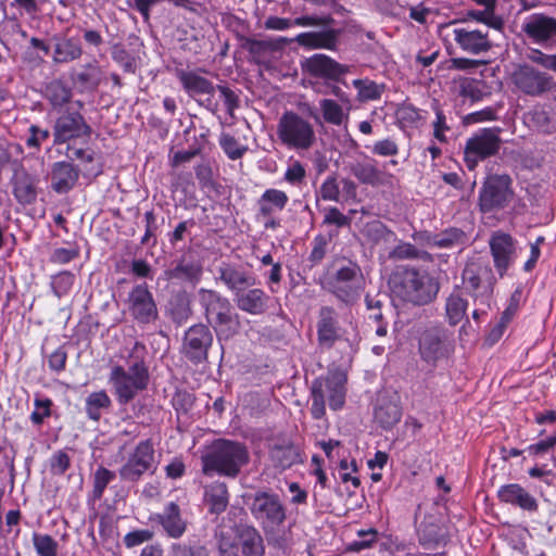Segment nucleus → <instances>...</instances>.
<instances>
[{"label":"nucleus","instance_id":"10","mask_svg":"<svg viewBox=\"0 0 556 556\" xmlns=\"http://www.w3.org/2000/svg\"><path fill=\"white\" fill-rule=\"evenodd\" d=\"M462 279L466 292L476 303L489 306L496 278L488 263L470 262L465 265Z\"/></svg>","mask_w":556,"mask_h":556},{"label":"nucleus","instance_id":"42","mask_svg":"<svg viewBox=\"0 0 556 556\" xmlns=\"http://www.w3.org/2000/svg\"><path fill=\"white\" fill-rule=\"evenodd\" d=\"M168 314L172 320L180 326L192 315L191 302L187 293L180 292L172 296L168 302Z\"/></svg>","mask_w":556,"mask_h":556},{"label":"nucleus","instance_id":"19","mask_svg":"<svg viewBox=\"0 0 556 556\" xmlns=\"http://www.w3.org/2000/svg\"><path fill=\"white\" fill-rule=\"evenodd\" d=\"M526 37L534 43L549 46L556 42V18L543 13H533L521 25Z\"/></svg>","mask_w":556,"mask_h":556},{"label":"nucleus","instance_id":"35","mask_svg":"<svg viewBox=\"0 0 556 556\" xmlns=\"http://www.w3.org/2000/svg\"><path fill=\"white\" fill-rule=\"evenodd\" d=\"M112 407V400L105 390L89 393L85 399L84 412L88 419L99 422Z\"/></svg>","mask_w":556,"mask_h":556},{"label":"nucleus","instance_id":"4","mask_svg":"<svg viewBox=\"0 0 556 556\" xmlns=\"http://www.w3.org/2000/svg\"><path fill=\"white\" fill-rule=\"evenodd\" d=\"M199 303L204 309V316L217 339L229 340L242 328L240 315L230 301L215 290L201 288L198 291Z\"/></svg>","mask_w":556,"mask_h":556},{"label":"nucleus","instance_id":"56","mask_svg":"<svg viewBox=\"0 0 556 556\" xmlns=\"http://www.w3.org/2000/svg\"><path fill=\"white\" fill-rule=\"evenodd\" d=\"M358 540L351 542L346 549L350 552H361L370 547L377 540V531L375 529L358 531Z\"/></svg>","mask_w":556,"mask_h":556},{"label":"nucleus","instance_id":"6","mask_svg":"<svg viewBox=\"0 0 556 556\" xmlns=\"http://www.w3.org/2000/svg\"><path fill=\"white\" fill-rule=\"evenodd\" d=\"M346 377L339 370L329 371L326 377L315 379L311 388V414L314 419H321L326 414V399L329 407L338 410L345 402Z\"/></svg>","mask_w":556,"mask_h":556},{"label":"nucleus","instance_id":"46","mask_svg":"<svg viewBox=\"0 0 556 556\" xmlns=\"http://www.w3.org/2000/svg\"><path fill=\"white\" fill-rule=\"evenodd\" d=\"M468 302L458 293H452L446 299L445 312L448 324L456 326L459 324L466 315Z\"/></svg>","mask_w":556,"mask_h":556},{"label":"nucleus","instance_id":"11","mask_svg":"<svg viewBox=\"0 0 556 556\" xmlns=\"http://www.w3.org/2000/svg\"><path fill=\"white\" fill-rule=\"evenodd\" d=\"M156 465L154 444L151 439H147L136 445L118 469V475L122 481L138 482L146 473L153 475Z\"/></svg>","mask_w":556,"mask_h":556},{"label":"nucleus","instance_id":"51","mask_svg":"<svg viewBox=\"0 0 556 556\" xmlns=\"http://www.w3.org/2000/svg\"><path fill=\"white\" fill-rule=\"evenodd\" d=\"M353 85L358 90V97L362 101L377 100L383 92V86L375 81L355 79Z\"/></svg>","mask_w":556,"mask_h":556},{"label":"nucleus","instance_id":"34","mask_svg":"<svg viewBox=\"0 0 556 556\" xmlns=\"http://www.w3.org/2000/svg\"><path fill=\"white\" fill-rule=\"evenodd\" d=\"M446 531L432 518H426L418 529V542L427 549L437 548L440 545L446 544Z\"/></svg>","mask_w":556,"mask_h":556},{"label":"nucleus","instance_id":"13","mask_svg":"<svg viewBox=\"0 0 556 556\" xmlns=\"http://www.w3.org/2000/svg\"><path fill=\"white\" fill-rule=\"evenodd\" d=\"M501 129L483 128L473 134L465 146V162L469 169H473L480 161L495 155L502 144Z\"/></svg>","mask_w":556,"mask_h":556},{"label":"nucleus","instance_id":"50","mask_svg":"<svg viewBox=\"0 0 556 556\" xmlns=\"http://www.w3.org/2000/svg\"><path fill=\"white\" fill-rule=\"evenodd\" d=\"M33 544L39 556H56L58 542L48 534H33Z\"/></svg>","mask_w":556,"mask_h":556},{"label":"nucleus","instance_id":"17","mask_svg":"<svg viewBox=\"0 0 556 556\" xmlns=\"http://www.w3.org/2000/svg\"><path fill=\"white\" fill-rule=\"evenodd\" d=\"M213 341L210 327L204 324H195L186 330L181 352L192 364H201L207 359Z\"/></svg>","mask_w":556,"mask_h":556},{"label":"nucleus","instance_id":"15","mask_svg":"<svg viewBox=\"0 0 556 556\" xmlns=\"http://www.w3.org/2000/svg\"><path fill=\"white\" fill-rule=\"evenodd\" d=\"M92 134L91 126L77 110L66 109L55 119L53 126V142L62 144L74 139H88Z\"/></svg>","mask_w":556,"mask_h":556},{"label":"nucleus","instance_id":"59","mask_svg":"<svg viewBox=\"0 0 556 556\" xmlns=\"http://www.w3.org/2000/svg\"><path fill=\"white\" fill-rule=\"evenodd\" d=\"M161 0H128L129 8L137 11L146 24L150 23L151 11Z\"/></svg>","mask_w":556,"mask_h":556},{"label":"nucleus","instance_id":"29","mask_svg":"<svg viewBox=\"0 0 556 556\" xmlns=\"http://www.w3.org/2000/svg\"><path fill=\"white\" fill-rule=\"evenodd\" d=\"M237 307L251 315L264 314L268 306L269 296L258 288L243 289L233 296Z\"/></svg>","mask_w":556,"mask_h":556},{"label":"nucleus","instance_id":"44","mask_svg":"<svg viewBox=\"0 0 556 556\" xmlns=\"http://www.w3.org/2000/svg\"><path fill=\"white\" fill-rule=\"evenodd\" d=\"M350 170L352 175L362 184L372 187L383 184V173L372 163L356 162L351 165Z\"/></svg>","mask_w":556,"mask_h":556},{"label":"nucleus","instance_id":"31","mask_svg":"<svg viewBox=\"0 0 556 556\" xmlns=\"http://www.w3.org/2000/svg\"><path fill=\"white\" fill-rule=\"evenodd\" d=\"M51 41L53 42L52 61L55 64L70 63L83 55V47L76 38L55 34L51 37Z\"/></svg>","mask_w":556,"mask_h":556},{"label":"nucleus","instance_id":"16","mask_svg":"<svg viewBox=\"0 0 556 556\" xmlns=\"http://www.w3.org/2000/svg\"><path fill=\"white\" fill-rule=\"evenodd\" d=\"M126 305L131 318L140 325L152 324L159 318L156 302L146 282L131 288Z\"/></svg>","mask_w":556,"mask_h":556},{"label":"nucleus","instance_id":"2","mask_svg":"<svg viewBox=\"0 0 556 556\" xmlns=\"http://www.w3.org/2000/svg\"><path fill=\"white\" fill-rule=\"evenodd\" d=\"M202 472L207 477L215 473L222 477L237 478L242 468L250 463L248 446L240 441L216 439L201 456Z\"/></svg>","mask_w":556,"mask_h":556},{"label":"nucleus","instance_id":"9","mask_svg":"<svg viewBox=\"0 0 556 556\" xmlns=\"http://www.w3.org/2000/svg\"><path fill=\"white\" fill-rule=\"evenodd\" d=\"M513 179L509 175H489L479 192L478 205L482 213L506 208L514 200Z\"/></svg>","mask_w":556,"mask_h":556},{"label":"nucleus","instance_id":"62","mask_svg":"<svg viewBox=\"0 0 556 556\" xmlns=\"http://www.w3.org/2000/svg\"><path fill=\"white\" fill-rule=\"evenodd\" d=\"M71 459L67 453L58 451L50 459V470L53 475H64L70 468Z\"/></svg>","mask_w":556,"mask_h":556},{"label":"nucleus","instance_id":"7","mask_svg":"<svg viewBox=\"0 0 556 556\" xmlns=\"http://www.w3.org/2000/svg\"><path fill=\"white\" fill-rule=\"evenodd\" d=\"M321 288L345 306L354 305L363 289L361 267L353 262L341 265L324 277Z\"/></svg>","mask_w":556,"mask_h":556},{"label":"nucleus","instance_id":"36","mask_svg":"<svg viewBox=\"0 0 556 556\" xmlns=\"http://www.w3.org/2000/svg\"><path fill=\"white\" fill-rule=\"evenodd\" d=\"M425 236L427 237V245L440 249L462 247L467 241L465 231L456 227H450L434 235Z\"/></svg>","mask_w":556,"mask_h":556},{"label":"nucleus","instance_id":"39","mask_svg":"<svg viewBox=\"0 0 556 556\" xmlns=\"http://www.w3.org/2000/svg\"><path fill=\"white\" fill-rule=\"evenodd\" d=\"M102 77V68L97 61H93L83 65L81 71L73 77V81L80 87L81 91L93 92L100 86Z\"/></svg>","mask_w":556,"mask_h":556},{"label":"nucleus","instance_id":"22","mask_svg":"<svg viewBox=\"0 0 556 556\" xmlns=\"http://www.w3.org/2000/svg\"><path fill=\"white\" fill-rule=\"evenodd\" d=\"M341 338L338 314L331 306H323L319 309L317 321V341L323 350H330Z\"/></svg>","mask_w":556,"mask_h":556},{"label":"nucleus","instance_id":"40","mask_svg":"<svg viewBox=\"0 0 556 556\" xmlns=\"http://www.w3.org/2000/svg\"><path fill=\"white\" fill-rule=\"evenodd\" d=\"M402 417V409L395 402L381 401L375 409V420L381 428L392 429Z\"/></svg>","mask_w":556,"mask_h":556},{"label":"nucleus","instance_id":"27","mask_svg":"<svg viewBox=\"0 0 556 556\" xmlns=\"http://www.w3.org/2000/svg\"><path fill=\"white\" fill-rule=\"evenodd\" d=\"M162 526L164 532L173 539H179L186 532L187 522L181 517L180 508L175 502L168 503L164 510L151 517Z\"/></svg>","mask_w":556,"mask_h":556},{"label":"nucleus","instance_id":"41","mask_svg":"<svg viewBox=\"0 0 556 556\" xmlns=\"http://www.w3.org/2000/svg\"><path fill=\"white\" fill-rule=\"evenodd\" d=\"M167 275L170 279L197 283L202 276V266L195 261H187L184 258L170 268Z\"/></svg>","mask_w":556,"mask_h":556},{"label":"nucleus","instance_id":"37","mask_svg":"<svg viewBox=\"0 0 556 556\" xmlns=\"http://www.w3.org/2000/svg\"><path fill=\"white\" fill-rule=\"evenodd\" d=\"M270 459L275 467L282 470L302 463L299 448L292 444H275L269 451Z\"/></svg>","mask_w":556,"mask_h":556},{"label":"nucleus","instance_id":"1","mask_svg":"<svg viewBox=\"0 0 556 556\" xmlns=\"http://www.w3.org/2000/svg\"><path fill=\"white\" fill-rule=\"evenodd\" d=\"M146 356V345L136 342L128 355V369L119 365L112 368L109 382L113 386L114 395L119 405L130 403L139 392L148 388L150 375Z\"/></svg>","mask_w":556,"mask_h":556},{"label":"nucleus","instance_id":"52","mask_svg":"<svg viewBox=\"0 0 556 556\" xmlns=\"http://www.w3.org/2000/svg\"><path fill=\"white\" fill-rule=\"evenodd\" d=\"M219 144L226 155L232 161L241 159L248 150L245 146L240 144L238 140L229 134H222Z\"/></svg>","mask_w":556,"mask_h":556},{"label":"nucleus","instance_id":"21","mask_svg":"<svg viewBox=\"0 0 556 556\" xmlns=\"http://www.w3.org/2000/svg\"><path fill=\"white\" fill-rule=\"evenodd\" d=\"M489 244L494 266L503 277L516 257V240L509 233L497 231L491 236Z\"/></svg>","mask_w":556,"mask_h":556},{"label":"nucleus","instance_id":"24","mask_svg":"<svg viewBox=\"0 0 556 556\" xmlns=\"http://www.w3.org/2000/svg\"><path fill=\"white\" fill-rule=\"evenodd\" d=\"M218 279L233 295L255 285L254 276L239 265L223 263L218 269Z\"/></svg>","mask_w":556,"mask_h":556},{"label":"nucleus","instance_id":"49","mask_svg":"<svg viewBox=\"0 0 556 556\" xmlns=\"http://www.w3.org/2000/svg\"><path fill=\"white\" fill-rule=\"evenodd\" d=\"M116 475L114 471L100 466L93 473V488L91 496L93 501L102 498L105 488L115 479Z\"/></svg>","mask_w":556,"mask_h":556},{"label":"nucleus","instance_id":"28","mask_svg":"<svg viewBox=\"0 0 556 556\" xmlns=\"http://www.w3.org/2000/svg\"><path fill=\"white\" fill-rule=\"evenodd\" d=\"M243 556H264L265 545L261 532L252 525L240 523L235 527Z\"/></svg>","mask_w":556,"mask_h":556},{"label":"nucleus","instance_id":"47","mask_svg":"<svg viewBox=\"0 0 556 556\" xmlns=\"http://www.w3.org/2000/svg\"><path fill=\"white\" fill-rule=\"evenodd\" d=\"M225 518L216 527L214 538L216 540L217 548L220 554H227L231 548L236 546V529L233 526H226Z\"/></svg>","mask_w":556,"mask_h":556},{"label":"nucleus","instance_id":"33","mask_svg":"<svg viewBox=\"0 0 556 556\" xmlns=\"http://www.w3.org/2000/svg\"><path fill=\"white\" fill-rule=\"evenodd\" d=\"M176 76L179 79L184 90L190 96L200 94L213 96L216 86L205 77L199 75L194 71L177 70Z\"/></svg>","mask_w":556,"mask_h":556},{"label":"nucleus","instance_id":"43","mask_svg":"<svg viewBox=\"0 0 556 556\" xmlns=\"http://www.w3.org/2000/svg\"><path fill=\"white\" fill-rule=\"evenodd\" d=\"M45 94L53 109H61L71 101L73 91L63 80L54 79L47 85Z\"/></svg>","mask_w":556,"mask_h":556},{"label":"nucleus","instance_id":"23","mask_svg":"<svg viewBox=\"0 0 556 556\" xmlns=\"http://www.w3.org/2000/svg\"><path fill=\"white\" fill-rule=\"evenodd\" d=\"M330 25L331 24L323 26L324 29L319 31L301 33L293 40L306 49H326L333 51L339 43L341 30L329 27Z\"/></svg>","mask_w":556,"mask_h":556},{"label":"nucleus","instance_id":"38","mask_svg":"<svg viewBox=\"0 0 556 556\" xmlns=\"http://www.w3.org/2000/svg\"><path fill=\"white\" fill-rule=\"evenodd\" d=\"M205 502L211 514L219 515L223 513L229 502L228 488L225 482H213L205 488Z\"/></svg>","mask_w":556,"mask_h":556},{"label":"nucleus","instance_id":"3","mask_svg":"<svg viewBox=\"0 0 556 556\" xmlns=\"http://www.w3.org/2000/svg\"><path fill=\"white\" fill-rule=\"evenodd\" d=\"M390 286L395 296L417 306L431 303L440 290L433 276L415 267L397 268L390 277Z\"/></svg>","mask_w":556,"mask_h":556},{"label":"nucleus","instance_id":"61","mask_svg":"<svg viewBox=\"0 0 556 556\" xmlns=\"http://www.w3.org/2000/svg\"><path fill=\"white\" fill-rule=\"evenodd\" d=\"M319 194L323 200L327 201H340V188L334 177H328L319 189Z\"/></svg>","mask_w":556,"mask_h":556},{"label":"nucleus","instance_id":"12","mask_svg":"<svg viewBox=\"0 0 556 556\" xmlns=\"http://www.w3.org/2000/svg\"><path fill=\"white\" fill-rule=\"evenodd\" d=\"M453 351V333L445 327L431 326L420 334L419 353L425 362L434 364L448 357Z\"/></svg>","mask_w":556,"mask_h":556},{"label":"nucleus","instance_id":"14","mask_svg":"<svg viewBox=\"0 0 556 556\" xmlns=\"http://www.w3.org/2000/svg\"><path fill=\"white\" fill-rule=\"evenodd\" d=\"M515 87L529 97H541L556 87L554 77L531 65H520L511 75Z\"/></svg>","mask_w":556,"mask_h":556},{"label":"nucleus","instance_id":"57","mask_svg":"<svg viewBox=\"0 0 556 556\" xmlns=\"http://www.w3.org/2000/svg\"><path fill=\"white\" fill-rule=\"evenodd\" d=\"M36 409L30 415V420L35 425H41L46 417L51 415L52 401L48 397L37 396L34 401Z\"/></svg>","mask_w":556,"mask_h":556},{"label":"nucleus","instance_id":"20","mask_svg":"<svg viewBox=\"0 0 556 556\" xmlns=\"http://www.w3.org/2000/svg\"><path fill=\"white\" fill-rule=\"evenodd\" d=\"M304 73L316 78L341 81L343 75L349 72L346 65L340 64L330 56L321 53L314 54L302 62Z\"/></svg>","mask_w":556,"mask_h":556},{"label":"nucleus","instance_id":"5","mask_svg":"<svg viewBox=\"0 0 556 556\" xmlns=\"http://www.w3.org/2000/svg\"><path fill=\"white\" fill-rule=\"evenodd\" d=\"M242 501L265 533L274 532L287 520V507L283 501L270 489H257L254 492L244 493Z\"/></svg>","mask_w":556,"mask_h":556},{"label":"nucleus","instance_id":"18","mask_svg":"<svg viewBox=\"0 0 556 556\" xmlns=\"http://www.w3.org/2000/svg\"><path fill=\"white\" fill-rule=\"evenodd\" d=\"M12 172L11 184L15 200L23 206L34 204L38 197L39 178L29 174L18 160L12 162Z\"/></svg>","mask_w":556,"mask_h":556},{"label":"nucleus","instance_id":"60","mask_svg":"<svg viewBox=\"0 0 556 556\" xmlns=\"http://www.w3.org/2000/svg\"><path fill=\"white\" fill-rule=\"evenodd\" d=\"M527 121L532 127H535L542 131H547L551 124L549 115L543 109H535L530 111L527 114Z\"/></svg>","mask_w":556,"mask_h":556},{"label":"nucleus","instance_id":"48","mask_svg":"<svg viewBox=\"0 0 556 556\" xmlns=\"http://www.w3.org/2000/svg\"><path fill=\"white\" fill-rule=\"evenodd\" d=\"M320 111L326 123L340 126L345 114L342 106L332 99H321L319 101Z\"/></svg>","mask_w":556,"mask_h":556},{"label":"nucleus","instance_id":"58","mask_svg":"<svg viewBox=\"0 0 556 556\" xmlns=\"http://www.w3.org/2000/svg\"><path fill=\"white\" fill-rule=\"evenodd\" d=\"M172 403L178 413L187 414L193 406L194 396L186 390H178L175 392Z\"/></svg>","mask_w":556,"mask_h":556},{"label":"nucleus","instance_id":"55","mask_svg":"<svg viewBox=\"0 0 556 556\" xmlns=\"http://www.w3.org/2000/svg\"><path fill=\"white\" fill-rule=\"evenodd\" d=\"M463 94L473 101L482 100L486 94H490L489 87L482 80L471 79L462 86Z\"/></svg>","mask_w":556,"mask_h":556},{"label":"nucleus","instance_id":"32","mask_svg":"<svg viewBox=\"0 0 556 556\" xmlns=\"http://www.w3.org/2000/svg\"><path fill=\"white\" fill-rule=\"evenodd\" d=\"M497 496L502 502L518 506L525 510H538L536 500L517 483L502 485L497 491Z\"/></svg>","mask_w":556,"mask_h":556},{"label":"nucleus","instance_id":"45","mask_svg":"<svg viewBox=\"0 0 556 556\" xmlns=\"http://www.w3.org/2000/svg\"><path fill=\"white\" fill-rule=\"evenodd\" d=\"M290 40L288 38L281 37L277 41H267V40H257L249 37L242 38L241 47L247 50L250 54L253 55L254 59H258L263 56L267 51H274Z\"/></svg>","mask_w":556,"mask_h":556},{"label":"nucleus","instance_id":"8","mask_svg":"<svg viewBox=\"0 0 556 556\" xmlns=\"http://www.w3.org/2000/svg\"><path fill=\"white\" fill-rule=\"evenodd\" d=\"M277 136L288 149L307 151L316 142L314 126L293 111H286L277 124Z\"/></svg>","mask_w":556,"mask_h":556},{"label":"nucleus","instance_id":"54","mask_svg":"<svg viewBox=\"0 0 556 556\" xmlns=\"http://www.w3.org/2000/svg\"><path fill=\"white\" fill-rule=\"evenodd\" d=\"M112 59L127 73L134 74L137 65L135 58L123 47L116 45L112 49Z\"/></svg>","mask_w":556,"mask_h":556},{"label":"nucleus","instance_id":"63","mask_svg":"<svg viewBox=\"0 0 556 556\" xmlns=\"http://www.w3.org/2000/svg\"><path fill=\"white\" fill-rule=\"evenodd\" d=\"M263 202H268L275 208L283 210L288 203V195L286 192L278 189H267L261 197Z\"/></svg>","mask_w":556,"mask_h":556},{"label":"nucleus","instance_id":"30","mask_svg":"<svg viewBox=\"0 0 556 556\" xmlns=\"http://www.w3.org/2000/svg\"><path fill=\"white\" fill-rule=\"evenodd\" d=\"M334 18L330 15H304L296 17L294 20L278 17V16H269L266 18L264 23V27L266 29L273 30H285L290 28L292 25L301 26V27H313V26H327L329 24H333Z\"/></svg>","mask_w":556,"mask_h":556},{"label":"nucleus","instance_id":"26","mask_svg":"<svg viewBox=\"0 0 556 556\" xmlns=\"http://www.w3.org/2000/svg\"><path fill=\"white\" fill-rule=\"evenodd\" d=\"M80 169L71 162H55L51 167V189L58 194L70 192L77 184Z\"/></svg>","mask_w":556,"mask_h":556},{"label":"nucleus","instance_id":"53","mask_svg":"<svg viewBox=\"0 0 556 556\" xmlns=\"http://www.w3.org/2000/svg\"><path fill=\"white\" fill-rule=\"evenodd\" d=\"M75 280V276L71 271H61L51 279V288L53 293L60 299L66 295Z\"/></svg>","mask_w":556,"mask_h":556},{"label":"nucleus","instance_id":"25","mask_svg":"<svg viewBox=\"0 0 556 556\" xmlns=\"http://www.w3.org/2000/svg\"><path fill=\"white\" fill-rule=\"evenodd\" d=\"M454 40L465 51L470 54H481L492 48L488 31L481 29L455 28Z\"/></svg>","mask_w":556,"mask_h":556},{"label":"nucleus","instance_id":"64","mask_svg":"<svg viewBox=\"0 0 556 556\" xmlns=\"http://www.w3.org/2000/svg\"><path fill=\"white\" fill-rule=\"evenodd\" d=\"M170 556H208L203 546H187L184 544H173Z\"/></svg>","mask_w":556,"mask_h":556}]
</instances>
